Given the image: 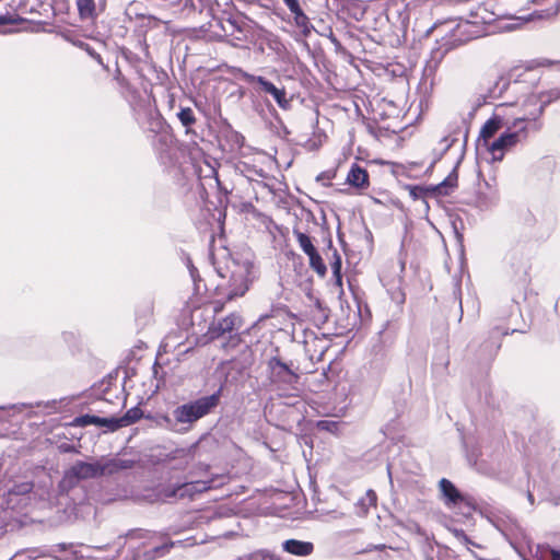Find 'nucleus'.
<instances>
[{
  "label": "nucleus",
  "instance_id": "nucleus-1",
  "mask_svg": "<svg viewBox=\"0 0 560 560\" xmlns=\"http://www.w3.org/2000/svg\"><path fill=\"white\" fill-rule=\"evenodd\" d=\"M222 388L211 395L199 397L177 406L172 416H164L165 425L173 432L185 434L194 424L210 415L220 404Z\"/></svg>",
  "mask_w": 560,
  "mask_h": 560
},
{
  "label": "nucleus",
  "instance_id": "nucleus-2",
  "mask_svg": "<svg viewBox=\"0 0 560 560\" xmlns=\"http://www.w3.org/2000/svg\"><path fill=\"white\" fill-rule=\"evenodd\" d=\"M530 130L535 131L529 114H524L505 124V130L487 148L492 154V161L501 162L504 159L505 152L512 150L517 144L525 143Z\"/></svg>",
  "mask_w": 560,
  "mask_h": 560
},
{
  "label": "nucleus",
  "instance_id": "nucleus-3",
  "mask_svg": "<svg viewBox=\"0 0 560 560\" xmlns=\"http://www.w3.org/2000/svg\"><path fill=\"white\" fill-rule=\"evenodd\" d=\"M472 20H464L451 30V37L444 44L445 51L463 45L471 39L481 37L487 34L482 25H490L495 21L494 13L489 12L485 5H480L476 11L471 12Z\"/></svg>",
  "mask_w": 560,
  "mask_h": 560
},
{
  "label": "nucleus",
  "instance_id": "nucleus-4",
  "mask_svg": "<svg viewBox=\"0 0 560 560\" xmlns=\"http://www.w3.org/2000/svg\"><path fill=\"white\" fill-rule=\"evenodd\" d=\"M267 366L273 390L279 397H289L287 389H295L300 376L278 357L270 358Z\"/></svg>",
  "mask_w": 560,
  "mask_h": 560
},
{
  "label": "nucleus",
  "instance_id": "nucleus-5",
  "mask_svg": "<svg viewBox=\"0 0 560 560\" xmlns=\"http://www.w3.org/2000/svg\"><path fill=\"white\" fill-rule=\"evenodd\" d=\"M100 472L101 470L98 468L97 460H77L65 471L63 477L59 482V488L62 492H69L71 489L77 487L80 481L100 477Z\"/></svg>",
  "mask_w": 560,
  "mask_h": 560
},
{
  "label": "nucleus",
  "instance_id": "nucleus-6",
  "mask_svg": "<svg viewBox=\"0 0 560 560\" xmlns=\"http://www.w3.org/2000/svg\"><path fill=\"white\" fill-rule=\"evenodd\" d=\"M242 78L248 84H256L258 86V92L270 94L280 108L284 110L291 108V101L287 98V93L284 89L277 88L272 82L268 81L266 78L261 75H254L244 72Z\"/></svg>",
  "mask_w": 560,
  "mask_h": 560
},
{
  "label": "nucleus",
  "instance_id": "nucleus-7",
  "mask_svg": "<svg viewBox=\"0 0 560 560\" xmlns=\"http://www.w3.org/2000/svg\"><path fill=\"white\" fill-rule=\"evenodd\" d=\"M155 153L161 163L172 164L176 158L177 141L171 130L162 131L152 141Z\"/></svg>",
  "mask_w": 560,
  "mask_h": 560
},
{
  "label": "nucleus",
  "instance_id": "nucleus-8",
  "mask_svg": "<svg viewBox=\"0 0 560 560\" xmlns=\"http://www.w3.org/2000/svg\"><path fill=\"white\" fill-rule=\"evenodd\" d=\"M250 265L245 262L243 265L237 266V268L232 271L230 278V288L226 294L228 300H233L234 298L243 296L249 289V283L252 282L250 275Z\"/></svg>",
  "mask_w": 560,
  "mask_h": 560
},
{
  "label": "nucleus",
  "instance_id": "nucleus-9",
  "mask_svg": "<svg viewBox=\"0 0 560 560\" xmlns=\"http://www.w3.org/2000/svg\"><path fill=\"white\" fill-rule=\"evenodd\" d=\"M243 325L242 317L238 314L232 313L224 318H221L217 322H212L209 327L208 334L210 338L215 339L224 336L225 334L232 335L234 331L241 329Z\"/></svg>",
  "mask_w": 560,
  "mask_h": 560
},
{
  "label": "nucleus",
  "instance_id": "nucleus-10",
  "mask_svg": "<svg viewBox=\"0 0 560 560\" xmlns=\"http://www.w3.org/2000/svg\"><path fill=\"white\" fill-rule=\"evenodd\" d=\"M541 103L534 110L529 112L530 119L533 120V129L535 131H539L542 128V122L539 120L542 116L546 107L557 101L560 100V88H555L549 91L540 93Z\"/></svg>",
  "mask_w": 560,
  "mask_h": 560
},
{
  "label": "nucleus",
  "instance_id": "nucleus-11",
  "mask_svg": "<svg viewBox=\"0 0 560 560\" xmlns=\"http://www.w3.org/2000/svg\"><path fill=\"white\" fill-rule=\"evenodd\" d=\"M210 488L209 482L197 481L195 483H182L178 486H168L162 489L163 498H184L190 495L192 491H205Z\"/></svg>",
  "mask_w": 560,
  "mask_h": 560
},
{
  "label": "nucleus",
  "instance_id": "nucleus-12",
  "mask_svg": "<svg viewBox=\"0 0 560 560\" xmlns=\"http://www.w3.org/2000/svg\"><path fill=\"white\" fill-rule=\"evenodd\" d=\"M79 16L82 21H94L106 8V0H77Z\"/></svg>",
  "mask_w": 560,
  "mask_h": 560
},
{
  "label": "nucleus",
  "instance_id": "nucleus-13",
  "mask_svg": "<svg viewBox=\"0 0 560 560\" xmlns=\"http://www.w3.org/2000/svg\"><path fill=\"white\" fill-rule=\"evenodd\" d=\"M505 106V104L498 105L495 113L481 127L479 137L485 143L509 122V120H505L504 117L500 115V110L504 109Z\"/></svg>",
  "mask_w": 560,
  "mask_h": 560
},
{
  "label": "nucleus",
  "instance_id": "nucleus-14",
  "mask_svg": "<svg viewBox=\"0 0 560 560\" xmlns=\"http://www.w3.org/2000/svg\"><path fill=\"white\" fill-rule=\"evenodd\" d=\"M98 468L101 470L100 477L115 475L121 470L130 469L133 467L135 462L132 459H125L120 457H113L104 460H97Z\"/></svg>",
  "mask_w": 560,
  "mask_h": 560
},
{
  "label": "nucleus",
  "instance_id": "nucleus-15",
  "mask_svg": "<svg viewBox=\"0 0 560 560\" xmlns=\"http://www.w3.org/2000/svg\"><path fill=\"white\" fill-rule=\"evenodd\" d=\"M439 487L444 502L448 508L459 505L466 501L465 497L451 480L442 478L439 482Z\"/></svg>",
  "mask_w": 560,
  "mask_h": 560
},
{
  "label": "nucleus",
  "instance_id": "nucleus-16",
  "mask_svg": "<svg viewBox=\"0 0 560 560\" xmlns=\"http://www.w3.org/2000/svg\"><path fill=\"white\" fill-rule=\"evenodd\" d=\"M347 183L355 188H366L369 186V174L366 170L355 163L352 164L347 176Z\"/></svg>",
  "mask_w": 560,
  "mask_h": 560
},
{
  "label": "nucleus",
  "instance_id": "nucleus-17",
  "mask_svg": "<svg viewBox=\"0 0 560 560\" xmlns=\"http://www.w3.org/2000/svg\"><path fill=\"white\" fill-rule=\"evenodd\" d=\"M282 546L287 552L301 557L308 556L314 550V545L312 542L296 539H288Z\"/></svg>",
  "mask_w": 560,
  "mask_h": 560
},
{
  "label": "nucleus",
  "instance_id": "nucleus-18",
  "mask_svg": "<svg viewBox=\"0 0 560 560\" xmlns=\"http://www.w3.org/2000/svg\"><path fill=\"white\" fill-rule=\"evenodd\" d=\"M476 207L482 211H487L495 207L499 202V195L495 190L488 192H478L476 196Z\"/></svg>",
  "mask_w": 560,
  "mask_h": 560
},
{
  "label": "nucleus",
  "instance_id": "nucleus-19",
  "mask_svg": "<svg viewBox=\"0 0 560 560\" xmlns=\"http://www.w3.org/2000/svg\"><path fill=\"white\" fill-rule=\"evenodd\" d=\"M222 28L228 35L233 36L235 40L243 42L246 39L243 23H240L235 19H228Z\"/></svg>",
  "mask_w": 560,
  "mask_h": 560
},
{
  "label": "nucleus",
  "instance_id": "nucleus-20",
  "mask_svg": "<svg viewBox=\"0 0 560 560\" xmlns=\"http://www.w3.org/2000/svg\"><path fill=\"white\" fill-rule=\"evenodd\" d=\"M334 260L330 262L332 271V285L339 290V295L343 294L342 289V275H341V257L336 249H334Z\"/></svg>",
  "mask_w": 560,
  "mask_h": 560
},
{
  "label": "nucleus",
  "instance_id": "nucleus-21",
  "mask_svg": "<svg viewBox=\"0 0 560 560\" xmlns=\"http://www.w3.org/2000/svg\"><path fill=\"white\" fill-rule=\"evenodd\" d=\"M446 51L444 50L441 52L440 50L432 52L431 58L427 61L424 68H423V78L425 80L431 79L433 80V77L439 68V65L441 60L444 57V54Z\"/></svg>",
  "mask_w": 560,
  "mask_h": 560
},
{
  "label": "nucleus",
  "instance_id": "nucleus-22",
  "mask_svg": "<svg viewBox=\"0 0 560 560\" xmlns=\"http://www.w3.org/2000/svg\"><path fill=\"white\" fill-rule=\"evenodd\" d=\"M457 172L456 168H454L443 182L434 186L432 189L438 195L446 196L457 186Z\"/></svg>",
  "mask_w": 560,
  "mask_h": 560
},
{
  "label": "nucleus",
  "instance_id": "nucleus-23",
  "mask_svg": "<svg viewBox=\"0 0 560 560\" xmlns=\"http://www.w3.org/2000/svg\"><path fill=\"white\" fill-rule=\"evenodd\" d=\"M294 16V23L295 25L302 30V33L307 36L312 30L314 28L313 25L310 22V19L307 15L303 12L301 7H298L295 12H291Z\"/></svg>",
  "mask_w": 560,
  "mask_h": 560
},
{
  "label": "nucleus",
  "instance_id": "nucleus-24",
  "mask_svg": "<svg viewBox=\"0 0 560 560\" xmlns=\"http://www.w3.org/2000/svg\"><path fill=\"white\" fill-rule=\"evenodd\" d=\"M310 259V266L311 268L319 276L325 277L327 272L326 265L322 258V256L318 254L317 249L314 250L312 254H308Z\"/></svg>",
  "mask_w": 560,
  "mask_h": 560
},
{
  "label": "nucleus",
  "instance_id": "nucleus-25",
  "mask_svg": "<svg viewBox=\"0 0 560 560\" xmlns=\"http://www.w3.org/2000/svg\"><path fill=\"white\" fill-rule=\"evenodd\" d=\"M293 235L295 236V238L299 243V246L304 252V254L308 255V254H312L314 250H316L315 246L312 243L311 237L307 234H305L299 230H293Z\"/></svg>",
  "mask_w": 560,
  "mask_h": 560
},
{
  "label": "nucleus",
  "instance_id": "nucleus-26",
  "mask_svg": "<svg viewBox=\"0 0 560 560\" xmlns=\"http://www.w3.org/2000/svg\"><path fill=\"white\" fill-rule=\"evenodd\" d=\"M102 417L93 416V415H82L74 418L72 424L75 427H88V425H96L101 427Z\"/></svg>",
  "mask_w": 560,
  "mask_h": 560
},
{
  "label": "nucleus",
  "instance_id": "nucleus-27",
  "mask_svg": "<svg viewBox=\"0 0 560 560\" xmlns=\"http://www.w3.org/2000/svg\"><path fill=\"white\" fill-rule=\"evenodd\" d=\"M376 501V494L373 490H369L366 492V498H361L357 502V508L359 509L358 514L364 515L368 512V509L373 505Z\"/></svg>",
  "mask_w": 560,
  "mask_h": 560
},
{
  "label": "nucleus",
  "instance_id": "nucleus-28",
  "mask_svg": "<svg viewBox=\"0 0 560 560\" xmlns=\"http://www.w3.org/2000/svg\"><path fill=\"white\" fill-rule=\"evenodd\" d=\"M176 116L180 124L186 128H189L196 122L194 110L190 107H180Z\"/></svg>",
  "mask_w": 560,
  "mask_h": 560
},
{
  "label": "nucleus",
  "instance_id": "nucleus-29",
  "mask_svg": "<svg viewBox=\"0 0 560 560\" xmlns=\"http://www.w3.org/2000/svg\"><path fill=\"white\" fill-rule=\"evenodd\" d=\"M142 415L143 412L139 407L130 408L122 417H120L122 428L137 422L141 419Z\"/></svg>",
  "mask_w": 560,
  "mask_h": 560
},
{
  "label": "nucleus",
  "instance_id": "nucleus-30",
  "mask_svg": "<svg viewBox=\"0 0 560 560\" xmlns=\"http://www.w3.org/2000/svg\"><path fill=\"white\" fill-rule=\"evenodd\" d=\"M150 130L153 131L156 136L159 135V132L168 131L170 126L164 121V119L159 114H155L154 116H151Z\"/></svg>",
  "mask_w": 560,
  "mask_h": 560
},
{
  "label": "nucleus",
  "instance_id": "nucleus-31",
  "mask_svg": "<svg viewBox=\"0 0 560 560\" xmlns=\"http://www.w3.org/2000/svg\"><path fill=\"white\" fill-rule=\"evenodd\" d=\"M33 488H34L33 481L27 480V481L16 482L10 489V494L25 495V494H28L30 492H32Z\"/></svg>",
  "mask_w": 560,
  "mask_h": 560
},
{
  "label": "nucleus",
  "instance_id": "nucleus-32",
  "mask_svg": "<svg viewBox=\"0 0 560 560\" xmlns=\"http://www.w3.org/2000/svg\"><path fill=\"white\" fill-rule=\"evenodd\" d=\"M101 428H105L107 431L114 432L120 428H122V423L120 421V417H109L103 418L101 421Z\"/></svg>",
  "mask_w": 560,
  "mask_h": 560
},
{
  "label": "nucleus",
  "instance_id": "nucleus-33",
  "mask_svg": "<svg viewBox=\"0 0 560 560\" xmlns=\"http://www.w3.org/2000/svg\"><path fill=\"white\" fill-rule=\"evenodd\" d=\"M315 308L317 311V315H314V318L317 323L324 324L328 319L329 311L319 300L315 301Z\"/></svg>",
  "mask_w": 560,
  "mask_h": 560
},
{
  "label": "nucleus",
  "instance_id": "nucleus-34",
  "mask_svg": "<svg viewBox=\"0 0 560 560\" xmlns=\"http://www.w3.org/2000/svg\"><path fill=\"white\" fill-rule=\"evenodd\" d=\"M510 81L500 78L498 82L494 84L493 89L490 90V94L492 97H499L503 94V92L510 86Z\"/></svg>",
  "mask_w": 560,
  "mask_h": 560
},
{
  "label": "nucleus",
  "instance_id": "nucleus-35",
  "mask_svg": "<svg viewBox=\"0 0 560 560\" xmlns=\"http://www.w3.org/2000/svg\"><path fill=\"white\" fill-rule=\"evenodd\" d=\"M298 387L295 386V389H287L288 394L290 395L289 397H283L285 399L284 404L287 406H292V407H295V408H299V406H302L304 407V402L299 398V396L296 395V392H298Z\"/></svg>",
  "mask_w": 560,
  "mask_h": 560
},
{
  "label": "nucleus",
  "instance_id": "nucleus-36",
  "mask_svg": "<svg viewBox=\"0 0 560 560\" xmlns=\"http://www.w3.org/2000/svg\"><path fill=\"white\" fill-rule=\"evenodd\" d=\"M173 547V542L168 545H162L153 548L151 551L148 552V556L150 558L161 557L164 556L166 552L170 551V549Z\"/></svg>",
  "mask_w": 560,
  "mask_h": 560
},
{
  "label": "nucleus",
  "instance_id": "nucleus-37",
  "mask_svg": "<svg viewBox=\"0 0 560 560\" xmlns=\"http://www.w3.org/2000/svg\"><path fill=\"white\" fill-rule=\"evenodd\" d=\"M318 429L325 430L328 432H336L338 429V422L329 421V420H320L317 423Z\"/></svg>",
  "mask_w": 560,
  "mask_h": 560
},
{
  "label": "nucleus",
  "instance_id": "nucleus-38",
  "mask_svg": "<svg viewBox=\"0 0 560 560\" xmlns=\"http://www.w3.org/2000/svg\"><path fill=\"white\" fill-rule=\"evenodd\" d=\"M456 138H451L450 136H445L442 138L441 143L444 144L441 153L439 154L438 159H441L448 150L455 143Z\"/></svg>",
  "mask_w": 560,
  "mask_h": 560
},
{
  "label": "nucleus",
  "instance_id": "nucleus-39",
  "mask_svg": "<svg viewBox=\"0 0 560 560\" xmlns=\"http://www.w3.org/2000/svg\"><path fill=\"white\" fill-rule=\"evenodd\" d=\"M23 19L21 18H14L10 14L0 15V26L8 25V24H16L22 22Z\"/></svg>",
  "mask_w": 560,
  "mask_h": 560
},
{
  "label": "nucleus",
  "instance_id": "nucleus-40",
  "mask_svg": "<svg viewBox=\"0 0 560 560\" xmlns=\"http://www.w3.org/2000/svg\"><path fill=\"white\" fill-rule=\"evenodd\" d=\"M455 536L465 545H475L462 529L454 530Z\"/></svg>",
  "mask_w": 560,
  "mask_h": 560
},
{
  "label": "nucleus",
  "instance_id": "nucleus-41",
  "mask_svg": "<svg viewBox=\"0 0 560 560\" xmlns=\"http://www.w3.org/2000/svg\"><path fill=\"white\" fill-rule=\"evenodd\" d=\"M409 192L413 199H419V198H422V196L424 194V189L421 187H418V186H411L409 189Z\"/></svg>",
  "mask_w": 560,
  "mask_h": 560
},
{
  "label": "nucleus",
  "instance_id": "nucleus-42",
  "mask_svg": "<svg viewBox=\"0 0 560 560\" xmlns=\"http://www.w3.org/2000/svg\"><path fill=\"white\" fill-rule=\"evenodd\" d=\"M19 557L20 558L26 557L28 560H38L39 559L38 551L35 549L27 550L26 552L20 555Z\"/></svg>",
  "mask_w": 560,
  "mask_h": 560
},
{
  "label": "nucleus",
  "instance_id": "nucleus-43",
  "mask_svg": "<svg viewBox=\"0 0 560 560\" xmlns=\"http://www.w3.org/2000/svg\"><path fill=\"white\" fill-rule=\"evenodd\" d=\"M290 12H295L298 7H300V3L298 0H283Z\"/></svg>",
  "mask_w": 560,
  "mask_h": 560
},
{
  "label": "nucleus",
  "instance_id": "nucleus-44",
  "mask_svg": "<svg viewBox=\"0 0 560 560\" xmlns=\"http://www.w3.org/2000/svg\"><path fill=\"white\" fill-rule=\"evenodd\" d=\"M126 537H129V538H142L144 537L143 533L141 529H131L127 533Z\"/></svg>",
  "mask_w": 560,
  "mask_h": 560
},
{
  "label": "nucleus",
  "instance_id": "nucleus-45",
  "mask_svg": "<svg viewBox=\"0 0 560 560\" xmlns=\"http://www.w3.org/2000/svg\"><path fill=\"white\" fill-rule=\"evenodd\" d=\"M549 552H550V556H551V560H560V551L555 549V548H548Z\"/></svg>",
  "mask_w": 560,
  "mask_h": 560
},
{
  "label": "nucleus",
  "instance_id": "nucleus-46",
  "mask_svg": "<svg viewBox=\"0 0 560 560\" xmlns=\"http://www.w3.org/2000/svg\"><path fill=\"white\" fill-rule=\"evenodd\" d=\"M387 546L386 545H370L368 548H366V551H371V550H384L386 549Z\"/></svg>",
  "mask_w": 560,
  "mask_h": 560
},
{
  "label": "nucleus",
  "instance_id": "nucleus-47",
  "mask_svg": "<svg viewBox=\"0 0 560 560\" xmlns=\"http://www.w3.org/2000/svg\"><path fill=\"white\" fill-rule=\"evenodd\" d=\"M527 500L532 505L534 504V495L529 490L527 491Z\"/></svg>",
  "mask_w": 560,
  "mask_h": 560
},
{
  "label": "nucleus",
  "instance_id": "nucleus-48",
  "mask_svg": "<svg viewBox=\"0 0 560 560\" xmlns=\"http://www.w3.org/2000/svg\"><path fill=\"white\" fill-rule=\"evenodd\" d=\"M500 28L501 30L510 31V30H512V26L511 25H504V26H501Z\"/></svg>",
  "mask_w": 560,
  "mask_h": 560
},
{
  "label": "nucleus",
  "instance_id": "nucleus-49",
  "mask_svg": "<svg viewBox=\"0 0 560 560\" xmlns=\"http://www.w3.org/2000/svg\"><path fill=\"white\" fill-rule=\"evenodd\" d=\"M387 474H388L389 480L392 481V471H390L389 465L387 466Z\"/></svg>",
  "mask_w": 560,
  "mask_h": 560
},
{
  "label": "nucleus",
  "instance_id": "nucleus-50",
  "mask_svg": "<svg viewBox=\"0 0 560 560\" xmlns=\"http://www.w3.org/2000/svg\"><path fill=\"white\" fill-rule=\"evenodd\" d=\"M256 173H257L260 177H265V173H264V171H262V170H260V171H258V172H256Z\"/></svg>",
  "mask_w": 560,
  "mask_h": 560
},
{
  "label": "nucleus",
  "instance_id": "nucleus-51",
  "mask_svg": "<svg viewBox=\"0 0 560 560\" xmlns=\"http://www.w3.org/2000/svg\"><path fill=\"white\" fill-rule=\"evenodd\" d=\"M59 549H65L66 548V545L65 544H60L57 546Z\"/></svg>",
  "mask_w": 560,
  "mask_h": 560
},
{
  "label": "nucleus",
  "instance_id": "nucleus-52",
  "mask_svg": "<svg viewBox=\"0 0 560 560\" xmlns=\"http://www.w3.org/2000/svg\"><path fill=\"white\" fill-rule=\"evenodd\" d=\"M467 138H468V131H466L465 133V141H467ZM466 144V142H464V145Z\"/></svg>",
  "mask_w": 560,
  "mask_h": 560
}]
</instances>
